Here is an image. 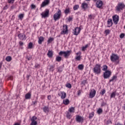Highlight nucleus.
<instances>
[{
	"label": "nucleus",
	"mask_w": 125,
	"mask_h": 125,
	"mask_svg": "<svg viewBox=\"0 0 125 125\" xmlns=\"http://www.w3.org/2000/svg\"><path fill=\"white\" fill-rule=\"evenodd\" d=\"M7 8H8V7H7V5H6L3 7V9H4V10H6V9H7Z\"/></svg>",
	"instance_id": "obj_58"
},
{
	"label": "nucleus",
	"mask_w": 125,
	"mask_h": 125,
	"mask_svg": "<svg viewBox=\"0 0 125 125\" xmlns=\"http://www.w3.org/2000/svg\"><path fill=\"white\" fill-rule=\"evenodd\" d=\"M47 55L49 58H52L53 57V51L49 50L47 53Z\"/></svg>",
	"instance_id": "obj_21"
},
{
	"label": "nucleus",
	"mask_w": 125,
	"mask_h": 125,
	"mask_svg": "<svg viewBox=\"0 0 125 125\" xmlns=\"http://www.w3.org/2000/svg\"><path fill=\"white\" fill-rule=\"evenodd\" d=\"M18 37L19 39H20V40H21V41H25L27 39L26 35L24 33H20V32H19Z\"/></svg>",
	"instance_id": "obj_10"
},
{
	"label": "nucleus",
	"mask_w": 125,
	"mask_h": 125,
	"mask_svg": "<svg viewBox=\"0 0 125 125\" xmlns=\"http://www.w3.org/2000/svg\"><path fill=\"white\" fill-rule=\"evenodd\" d=\"M93 72L95 75H100L101 74V64H96L93 68Z\"/></svg>",
	"instance_id": "obj_2"
},
{
	"label": "nucleus",
	"mask_w": 125,
	"mask_h": 125,
	"mask_svg": "<svg viewBox=\"0 0 125 125\" xmlns=\"http://www.w3.org/2000/svg\"><path fill=\"white\" fill-rule=\"evenodd\" d=\"M41 67V64L39 63L35 64V68H40Z\"/></svg>",
	"instance_id": "obj_50"
},
{
	"label": "nucleus",
	"mask_w": 125,
	"mask_h": 125,
	"mask_svg": "<svg viewBox=\"0 0 125 125\" xmlns=\"http://www.w3.org/2000/svg\"><path fill=\"white\" fill-rule=\"evenodd\" d=\"M43 41H44V38H43V37H42V36L40 37L39 38V40H38L39 44H42V42H43Z\"/></svg>",
	"instance_id": "obj_23"
},
{
	"label": "nucleus",
	"mask_w": 125,
	"mask_h": 125,
	"mask_svg": "<svg viewBox=\"0 0 125 125\" xmlns=\"http://www.w3.org/2000/svg\"><path fill=\"white\" fill-rule=\"evenodd\" d=\"M96 7L98 8H103L102 6H103V2L101 1V0H97L96 3Z\"/></svg>",
	"instance_id": "obj_15"
},
{
	"label": "nucleus",
	"mask_w": 125,
	"mask_h": 125,
	"mask_svg": "<svg viewBox=\"0 0 125 125\" xmlns=\"http://www.w3.org/2000/svg\"><path fill=\"white\" fill-rule=\"evenodd\" d=\"M119 20L120 17L117 15H115L112 17V20L115 25H117L118 24V22H119Z\"/></svg>",
	"instance_id": "obj_12"
},
{
	"label": "nucleus",
	"mask_w": 125,
	"mask_h": 125,
	"mask_svg": "<svg viewBox=\"0 0 125 125\" xmlns=\"http://www.w3.org/2000/svg\"><path fill=\"white\" fill-rule=\"evenodd\" d=\"M75 120L76 122L78 123H83V117L80 116V115H76Z\"/></svg>",
	"instance_id": "obj_16"
},
{
	"label": "nucleus",
	"mask_w": 125,
	"mask_h": 125,
	"mask_svg": "<svg viewBox=\"0 0 125 125\" xmlns=\"http://www.w3.org/2000/svg\"><path fill=\"white\" fill-rule=\"evenodd\" d=\"M68 25H63V30L61 32V34L62 35H66V34H68Z\"/></svg>",
	"instance_id": "obj_9"
},
{
	"label": "nucleus",
	"mask_w": 125,
	"mask_h": 125,
	"mask_svg": "<svg viewBox=\"0 0 125 125\" xmlns=\"http://www.w3.org/2000/svg\"><path fill=\"white\" fill-rule=\"evenodd\" d=\"M21 124L19 123H16L13 125H21Z\"/></svg>",
	"instance_id": "obj_64"
},
{
	"label": "nucleus",
	"mask_w": 125,
	"mask_h": 125,
	"mask_svg": "<svg viewBox=\"0 0 125 125\" xmlns=\"http://www.w3.org/2000/svg\"><path fill=\"white\" fill-rule=\"evenodd\" d=\"M9 80H10L11 81H12L13 80V77L10 76L9 77Z\"/></svg>",
	"instance_id": "obj_61"
},
{
	"label": "nucleus",
	"mask_w": 125,
	"mask_h": 125,
	"mask_svg": "<svg viewBox=\"0 0 125 125\" xmlns=\"http://www.w3.org/2000/svg\"><path fill=\"white\" fill-rule=\"evenodd\" d=\"M93 117H94V112H92L91 113H90L89 118V119H92Z\"/></svg>",
	"instance_id": "obj_40"
},
{
	"label": "nucleus",
	"mask_w": 125,
	"mask_h": 125,
	"mask_svg": "<svg viewBox=\"0 0 125 125\" xmlns=\"http://www.w3.org/2000/svg\"><path fill=\"white\" fill-rule=\"evenodd\" d=\"M114 125H124L120 123H117L115 124Z\"/></svg>",
	"instance_id": "obj_63"
},
{
	"label": "nucleus",
	"mask_w": 125,
	"mask_h": 125,
	"mask_svg": "<svg viewBox=\"0 0 125 125\" xmlns=\"http://www.w3.org/2000/svg\"><path fill=\"white\" fill-rule=\"evenodd\" d=\"M19 18L21 20H22L24 18V14H21L19 15Z\"/></svg>",
	"instance_id": "obj_39"
},
{
	"label": "nucleus",
	"mask_w": 125,
	"mask_h": 125,
	"mask_svg": "<svg viewBox=\"0 0 125 125\" xmlns=\"http://www.w3.org/2000/svg\"><path fill=\"white\" fill-rule=\"evenodd\" d=\"M62 60V58L60 56H57L56 58V61H57V62H60Z\"/></svg>",
	"instance_id": "obj_35"
},
{
	"label": "nucleus",
	"mask_w": 125,
	"mask_h": 125,
	"mask_svg": "<svg viewBox=\"0 0 125 125\" xmlns=\"http://www.w3.org/2000/svg\"><path fill=\"white\" fill-rule=\"evenodd\" d=\"M82 29H81V27H76L73 31V34L75 36H78L80 33H81V30Z\"/></svg>",
	"instance_id": "obj_13"
},
{
	"label": "nucleus",
	"mask_w": 125,
	"mask_h": 125,
	"mask_svg": "<svg viewBox=\"0 0 125 125\" xmlns=\"http://www.w3.org/2000/svg\"><path fill=\"white\" fill-rule=\"evenodd\" d=\"M63 102L62 103L63 104H64V105H69V104H70V101L69 100V99H63Z\"/></svg>",
	"instance_id": "obj_22"
},
{
	"label": "nucleus",
	"mask_w": 125,
	"mask_h": 125,
	"mask_svg": "<svg viewBox=\"0 0 125 125\" xmlns=\"http://www.w3.org/2000/svg\"><path fill=\"white\" fill-rule=\"evenodd\" d=\"M26 59H27V60H28V61H30V60H31V59H32V57H29V56H27L26 57Z\"/></svg>",
	"instance_id": "obj_56"
},
{
	"label": "nucleus",
	"mask_w": 125,
	"mask_h": 125,
	"mask_svg": "<svg viewBox=\"0 0 125 125\" xmlns=\"http://www.w3.org/2000/svg\"><path fill=\"white\" fill-rule=\"evenodd\" d=\"M82 84H85L86 83V80H83L81 83Z\"/></svg>",
	"instance_id": "obj_53"
},
{
	"label": "nucleus",
	"mask_w": 125,
	"mask_h": 125,
	"mask_svg": "<svg viewBox=\"0 0 125 125\" xmlns=\"http://www.w3.org/2000/svg\"><path fill=\"white\" fill-rule=\"evenodd\" d=\"M116 97V92H113L110 95V98H115Z\"/></svg>",
	"instance_id": "obj_33"
},
{
	"label": "nucleus",
	"mask_w": 125,
	"mask_h": 125,
	"mask_svg": "<svg viewBox=\"0 0 125 125\" xmlns=\"http://www.w3.org/2000/svg\"><path fill=\"white\" fill-rule=\"evenodd\" d=\"M12 60V58L11 56H7L6 58V61L7 62H10Z\"/></svg>",
	"instance_id": "obj_31"
},
{
	"label": "nucleus",
	"mask_w": 125,
	"mask_h": 125,
	"mask_svg": "<svg viewBox=\"0 0 125 125\" xmlns=\"http://www.w3.org/2000/svg\"><path fill=\"white\" fill-rule=\"evenodd\" d=\"M110 59L111 62L115 63L116 65H118L120 63V57L116 54L112 53L110 56Z\"/></svg>",
	"instance_id": "obj_1"
},
{
	"label": "nucleus",
	"mask_w": 125,
	"mask_h": 125,
	"mask_svg": "<svg viewBox=\"0 0 125 125\" xmlns=\"http://www.w3.org/2000/svg\"><path fill=\"white\" fill-rule=\"evenodd\" d=\"M32 104L33 105H37V104H38V101H33Z\"/></svg>",
	"instance_id": "obj_52"
},
{
	"label": "nucleus",
	"mask_w": 125,
	"mask_h": 125,
	"mask_svg": "<svg viewBox=\"0 0 125 125\" xmlns=\"http://www.w3.org/2000/svg\"><path fill=\"white\" fill-rule=\"evenodd\" d=\"M96 94V90H95V89H93L91 90V91L89 94V98H91V99L93 98V97L95 96Z\"/></svg>",
	"instance_id": "obj_17"
},
{
	"label": "nucleus",
	"mask_w": 125,
	"mask_h": 125,
	"mask_svg": "<svg viewBox=\"0 0 125 125\" xmlns=\"http://www.w3.org/2000/svg\"><path fill=\"white\" fill-rule=\"evenodd\" d=\"M105 93H106V89L104 88L101 91L100 94H101V95H104Z\"/></svg>",
	"instance_id": "obj_34"
},
{
	"label": "nucleus",
	"mask_w": 125,
	"mask_h": 125,
	"mask_svg": "<svg viewBox=\"0 0 125 125\" xmlns=\"http://www.w3.org/2000/svg\"><path fill=\"white\" fill-rule=\"evenodd\" d=\"M75 59L76 60H78V61H81V56H76Z\"/></svg>",
	"instance_id": "obj_47"
},
{
	"label": "nucleus",
	"mask_w": 125,
	"mask_h": 125,
	"mask_svg": "<svg viewBox=\"0 0 125 125\" xmlns=\"http://www.w3.org/2000/svg\"><path fill=\"white\" fill-rule=\"evenodd\" d=\"M111 76H112V72H111L110 70L106 71L104 73V79H109Z\"/></svg>",
	"instance_id": "obj_7"
},
{
	"label": "nucleus",
	"mask_w": 125,
	"mask_h": 125,
	"mask_svg": "<svg viewBox=\"0 0 125 125\" xmlns=\"http://www.w3.org/2000/svg\"><path fill=\"white\" fill-rule=\"evenodd\" d=\"M65 86L66 87H67V88H71V87H72V85L71 84V83H67L65 85Z\"/></svg>",
	"instance_id": "obj_42"
},
{
	"label": "nucleus",
	"mask_w": 125,
	"mask_h": 125,
	"mask_svg": "<svg viewBox=\"0 0 125 125\" xmlns=\"http://www.w3.org/2000/svg\"><path fill=\"white\" fill-rule=\"evenodd\" d=\"M125 7V4L124 2H119L117 4L115 7V9L116 11L120 12L121 10H123Z\"/></svg>",
	"instance_id": "obj_4"
},
{
	"label": "nucleus",
	"mask_w": 125,
	"mask_h": 125,
	"mask_svg": "<svg viewBox=\"0 0 125 125\" xmlns=\"http://www.w3.org/2000/svg\"><path fill=\"white\" fill-rule=\"evenodd\" d=\"M118 79V76L113 75L111 78L109 80V83H116L117 79Z\"/></svg>",
	"instance_id": "obj_18"
},
{
	"label": "nucleus",
	"mask_w": 125,
	"mask_h": 125,
	"mask_svg": "<svg viewBox=\"0 0 125 125\" xmlns=\"http://www.w3.org/2000/svg\"><path fill=\"white\" fill-rule=\"evenodd\" d=\"M81 93H82V90H79L78 91V95H81Z\"/></svg>",
	"instance_id": "obj_57"
},
{
	"label": "nucleus",
	"mask_w": 125,
	"mask_h": 125,
	"mask_svg": "<svg viewBox=\"0 0 125 125\" xmlns=\"http://www.w3.org/2000/svg\"><path fill=\"white\" fill-rule=\"evenodd\" d=\"M49 68V70L50 71H52V72H53V71H54V68H55V65H50Z\"/></svg>",
	"instance_id": "obj_36"
},
{
	"label": "nucleus",
	"mask_w": 125,
	"mask_h": 125,
	"mask_svg": "<svg viewBox=\"0 0 125 125\" xmlns=\"http://www.w3.org/2000/svg\"><path fill=\"white\" fill-rule=\"evenodd\" d=\"M43 111L44 113H48L49 111V108H48V106H44V107H43Z\"/></svg>",
	"instance_id": "obj_26"
},
{
	"label": "nucleus",
	"mask_w": 125,
	"mask_h": 125,
	"mask_svg": "<svg viewBox=\"0 0 125 125\" xmlns=\"http://www.w3.org/2000/svg\"><path fill=\"white\" fill-rule=\"evenodd\" d=\"M97 114H98L99 115H100V114H101V113H103V110L101 108H99L97 111Z\"/></svg>",
	"instance_id": "obj_32"
},
{
	"label": "nucleus",
	"mask_w": 125,
	"mask_h": 125,
	"mask_svg": "<svg viewBox=\"0 0 125 125\" xmlns=\"http://www.w3.org/2000/svg\"><path fill=\"white\" fill-rule=\"evenodd\" d=\"M48 100H51V95H49L47 96Z\"/></svg>",
	"instance_id": "obj_55"
},
{
	"label": "nucleus",
	"mask_w": 125,
	"mask_h": 125,
	"mask_svg": "<svg viewBox=\"0 0 125 125\" xmlns=\"http://www.w3.org/2000/svg\"><path fill=\"white\" fill-rule=\"evenodd\" d=\"M84 67V66L83 65V64H79L78 66V70H80L81 71H83V70Z\"/></svg>",
	"instance_id": "obj_28"
},
{
	"label": "nucleus",
	"mask_w": 125,
	"mask_h": 125,
	"mask_svg": "<svg viewBox=\"0 0 125 125\" xmlns=\"http://www.w3.org/2000/svg\"><path fill=\"white\" fill-rule=\"evenodd\" d=\"M50 3V0H44L41 5V8L48 5Z\"/></svg>",
	"instance_id": "obj_11"
},
{
	"label": "nucleus",
	"mask_w": 125,
	"mask_h": 125,
	"mask_svg": "<svg viewBox=\"0 0 125 125\" xmlns=\"http://www.w3.org/2000/svg\"><path fill=\"white\" fill-rule=\"evenodd\" d=\"M32 96V95L31 94L30 92L27 93L25 95V98L26 100L28 99H31V97Z\"/></svg>",
	"instance_id": "obj_25"
},
{
	"label": "nucleus",
	"mask_w": 125,
	"mask_h": 125,
	"mask_svg": "<svg viewBox=\"0 0 125 125\" xmlns=\"http://www.w3.org/2000/svg\"><path fill=\"white\" fill-rule=\"evenodd\" d=\"M68 112L69 113H75V107H71L69 108Z\"/></svg>",
	"instance_id": "obj_29"
},
{
	"label": "nucleus",
	"mask_w": 125,
	"mask_h": 125,
	"mask_svg": "<svg viewBox=\"0 0 125 125\" xmlns=\"http://www.w3.org/2000/svg\"><path fill=\"white\" fill-rule=\"evenodd\" d=\"M62 13L61 10L59 9L57 12L54 14L53 19L54 21H57V20L60 19Z\"/></svg>",
	"instance_id": "obj_5"
},
{
	"label": "nucleus",
	"mask_w": 125,
	"mask_h": 125,
	"mask_svg": "<svg viewBox=\"0 0 125 125\" xmlns=\"http://www.w3.org/2000/svg\"><path fill=\"white\" fill-rule=\"evenodd\" d=\"M31 9H36V7H37L36 6V5L34 4H32L31 5Z\"/></svg>",
	"instance_id": "obj_46"
},
{
	"label": "nucleus",
	"mask_w": 125,
	"mask_h": 125,
	"mask_svg": "<svg viewBox=\"0 0 125 125\" xmlns=\"http://www.w3.org/2000/svg\"><path fill=\"white\" fill-rule=\"evenodd\" d=\"M102 70L103 71H105V72H106V71H108V66L106 65H104L103 66Z\"/></svg>",
	"instance_id": "obj_30"
},
{
	"label": "nucleus",
	"mask_w": 125,
	"mask_h": 125,
	"mask_svg": "<svg viewBox=\"0 0 125 125\" xmlns=\"http://www.w3.org/2000/svg\"><path fill=\"white\" fill-rule=\"evenodd\" d=\"M15 0H8V3H14Z\"/></svg>",
	"instance_id": "obj_45"
},
{
	"label": "nucleus",
	"mask_w": 125,
	"mask_h": 125,
	"mask_svg": "<svg viewBox=\"0 0 125 125\" xmlns=\"http://www.w3.org/2000/svg\"><path fill=\"white\" fill-rule=\"evenodd\" d=\"M28 48L31 49L33 48V43H32L31 42H29V43L28 44Z\"/></svg>",
	"instance_id": "obj_41"
},
{
	"label": "nucleus",
	"mask_w": 125,
	"mask_h": 125,
	"mask_svg": "<svg viewBox=\"0 0 125 125\" xmlns=\"http://www.w3.org/2000/svg\"><path fill=\"white\" fill-rule=\"evenodd\" d=\"M53 41H54V39L53 38H49V39L47 41V42L48 43H50L51 42H53Z\"/></svg>",
	"instance_id": "obj_37"
},
{
	"label": "nucleus",
	"mask_w": 125,
	"mask_h": 125,
	"mask_svg": "<svg viewBox=\"0 0 125 125\" xmlns=\"http://www.w3.org/2000/svg\"><path fill=\"white\" fill-rule=\"evenodd\" d=\"M62 71H63L62 67H59L58 69V72H59V73H61V72H62Z\"/></svg>",
	"instance_id": "obj_49"
},
{
	"label": "nucleus",
	"mask_w": 125,
	"mask_h": 125,
	"mask_svg": "<svg viewBox=\"0 0 125 125\" xmlns=\"http://www.w3.org/2000/svg\"><path fill=\"white\" fill-rule=\"evenodd\" d=\"M125 33H122V34L120 35V39H124V38H125Z\"/></svg>",
	"instance_id": "obj_48"
},
{
	"label": "nucleus",
	"mask_w": 125,
	"mask_h": 125,
	"mask_svg": "<svg viewBox=\"0 0 125 125\" xmlns=\"http://www.w3.org/2000/svg\"><path fill=\"white\" fill-rule=\"evenodd\" d=\"M71 53H72V50H67L66 51H61L59 53V55L62 56L63 55L64 58H68L71 55Z\"/></svg>",
	"instance_id": "obj_3"
},
{
	"label": "nucleus",
	"mask_w": 125,
	"mask_h": 125,
	"mask_svg": "<svg viewBox=\"0 0 125 125\" xmlns=\"http://www.w3.org/2000/svg\"><path fill=\"white\" fill-rule=\"evenodd\" d=\"M72 117H73V116H72V114L71 113V112H69V111H67L66 112L67 119H68V120H70L72 118Z\"/></svg>",
	"instance_id": "obj_24"
},
{
	"label": "nucleus",
	"mask_w": 125,
	"mask_h": 125,
	"mask_svg": "<svg viewBox=\"0 0 125 125\" xmlns=\"http://www.w3.org/2000/svg\"><path fill=\"white\" fill-rule=\"evenodd\" d=\"M107 24L108 25L107 27H108L109 28L113 26V20H112V19H109L107 20Z\"/></svg>",
	"instance_id": "obj_20"
},
{
	"label": "nucleus",
	"mask_w": 125,
	"mask_h": 125,
	"mask_svg": "<svg viewBox=\"0 0 125 125\" xmlns=\"http://www.w3.org/2000/svg\"><path fill=\"white\" fill-rule=\"evenodd\" d=\"M72 19H72V18L69 17V18H68V21H69V22H71V21H72Z\"/></svg>",
	"instance_id": "obj_60"
},
{
	"label": "nucleus",
	"mask_w": 125,
	"mask_h": 125,
	"mask_svg": "<svg viewBox=\"0 0 125 125\" xmlns=\"http://www.w3.org/2000/svg\"><path fill=\"white\" fill-rule=\"evenodd\" d=\"M19 44L20 46H22L23 44H24V43L22 41H20L19 42Z\"/></svg>",
	"instance_id": "obj_54"
},
{
	"label": "nucleus",
	"mask_w": 125,
	"mask_h": 125,
	"mask_svg": "<svg viewBox=\"0 0 125 125\" xmlns=\"http://www.w3.org/2000/svg\"><path fill=\"white\" fill-rule=\"evenodd\" d=\"M81 7L82 9H84V11H85V10H86V8L88 7V4L85 2H83L81 5Z\"/></svg>",
	"instance_id": "obj_19"
},
{
	"label": "nucleus",
	"mask_w": 125,
	"mask_h": 125,
	"mask_svg": "<svg viewBox=\"0 0 125 125\" xmlns=\"http://www.w3.org/2000/svg\"><path fill=\"white\" fill-rule=\"evenodd\" d=\"M44 98H45V95H42L41 99H44Z\"/></svg>",
	"instance_id": "obj_59"
},
{
	"label": "nucleus",
	"mask_w": 125,
	"mask_h": 125,
	"mask_svg": "<svg viewBox=\"0 0 125 125\" xmlns=\"http://www.w3.org/2000/svg\"><path fill=\"white\" fill-rule=\"evenodd\" d=\"M79 7H80L79 5H75L73 7V10H78V9H79Z\"/></svg>",
	"instance_id": "obj_38"
},
{
	"label": "nucleus",
	"mask_w": 125,
	"mask_h": 125,
	"mask_svg": "<svg viewBox=\"0 0 125 125\" xmlns=\"http://www.w3.org/2000/svg\"><path fill=\"white\" fill-rule=\"evenodd\" d=\"M58 95L62 99H65L67 96V94L64 91H60L58 93Z\"/></svg>",
	"instance_id": "obj_14"
},
{
	"label": "nucleus",
	"mask_w": 125,
	"mask_h": 125,
	"mask_svg": "<svg viewBox=\"0 0 125 125\" xmlns=\"http://www.w3.org/2000/svg\"><path fill=\"white\" fill-rule=\"evenodd\" d=\"M64 12L65 14H69V13H71V11L70 10V8H66Z\"/></svg>",
	"instance_id": "obj_27"
},
{
	"label": "nucleus",
	"mask_w": 125,
	"mask_h": 125,
	"mask_svg": "<svg viewBox=\"0 0 125 125\" xmlns=\"http://www.w3.org/2000/svg\"><path fill=\"white\" fill-rule=\"evenodd\" d=\"M42 18H47L49 17V9H45V11L41 14Z\"/></svg>",
	"instance_id": "obj_6"
},
{
	"label": "nucleus",
	"mask_w": 125,
	"mask_h": 125,
	"mask_svg": "<svg viewBox=\"0 0 125 125\" xmlns=\"http://www.w3.org/2000/svg\"><path fill=\"white\" fill-rule=\"evenodd\" d=\"M37 119H38V118L37 117L35 116H33L30 119V121L31 122L30 125H38V122H37Z\"/></svg>",
	"instance_id": "obj_8"
},
{
	"label": "nucleus",
	"mask_w": 125,
	"mask_h": 125,
	"mask_svg": "<svg viewBox=\"0 0 125 125\" xmlns=\"http://www.w3.org/2000/svg\"><path fill=\"white\" fill-rule=\"evenodd\" d=\"M112 125V121H111V120H108L106 122V125Z\"/></svg>",
	"instance_id": "obj_44"
},
{
	"label": "nucleus",
	"mask_w": 125,
	"mask_h": 125,
	"mask_svg": "<svg viewBox=\"0 0 125 125\" xmlns=\"http://www.w3.org/2000/svg\"><path fill=\"white\" fill-rule=\"evenodd\" d=\"M105 105H106V103L104 102H102L101 104V107H103L105 106Z\"/></svg>",
	"instance_id": "obj_51"
},
{
	"label": "nucleus",
	"mask_w": 125,
	"mask_h": 125,
	"mask_svg": "<svg viewBox=\"0 0 125 125\" xmlns=\"http://www.w3.org/2000/svg\"><path fill=\"white\" fill-rule=\"evenodd\" d=\"M111 31H110V30L107 29V30H105L104 31V33H105L106 35H109V34H110Z\"/></svg>",
	"instance_id": "obj_43"
},
{
	"label": "nucleus",
	"mask_w": 125,
	"mask_h": 125,
	"mask_svg": "<svg viewBox=\"0 0 125 125\" xmlns=\"http://www.w3.org/2000/svg\"><path fill=\"white\" fill-rule=\"evenodd\" d=\"M84 48L86 49L87 48V47H88V44H86L84 46H83Z\"/></svg>",
	"instance_id": "obj_62"
}]
</instances>
